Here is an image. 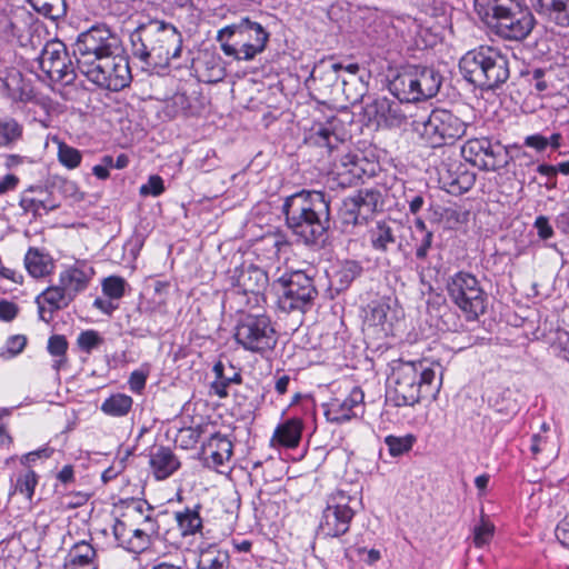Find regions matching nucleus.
Instances as JSON below:
<instances>
[{
    "label": "nucleus",
    "instance_id": "obj_50",
    "mask_svg": "<svg viewBox=\"0 0 569 569\" xmlns=\"http://www.w3.org/2000/svg\"><path fill=\"white\" fill-rule=\"evenodd\" d=\"M127 281L118 276H110L102 281V291L109 299L119 300L124 296Z\"/></svg>",
    "mask_w": 569,
    "mask_h": 569
},
{
    "label": "nucleus",
    "instance_id": "obj_9",
    "mask_svg": "<svg viewBox=\"0 0 569 569\" xmlns=\"http://www.w3.org/2000/svg\"><path fill=\"white\" fill-rule=\"evenodd\" d=\"M441 82V74L433 68L409 66L390 81L389 89L398 100L413 102L435 97Z\"/></svg>",
    "mask_w": 569,
    "mask_h": 569
},
{
    "label": "nucleus",
    "instance_id": "obj_64",
    "mask_svg": "<svg viewBox=\"0 0 569 569\" xmlns=\"http://www.w3.org/2000/svg\"><path fill=\"white\" fill-rule=\"evenodd\" d=\"M556 538L565 547L569 549V522H560L556 528Z\"/></svg>",
    "mask_w": 569,
    "mask_h": 569
},
{
    "label": "nucleus",
    "instance_id": "obj_36",
    "mask_svg": "<svg viewBox=\"0 0 569 569\" xmlns=\"http://www.w3.org/2000/svg\"><path fill=\"white\" fill-rule=\"evenodd\" d=\"M369 218L362 213L351 196L347 197L339 210V221L342 232H351L356 226L365 224Z\"/></svg>",
    "mask_w": 569,
    "mask_h": 569
},
{
    "label": "nucleus",
    "instance_id": "obj_38",
    "mask_svg": "<svg viewBox=\"0 0 569 569\" xmlns=\"http://www.w3.org/2000/svg\"><path fill=\"white\" fill-rule=\"evenodd\" d=\"M200 506L196 508H184L174 512V520L182 537L193 536L199 532L202 527V518L199 513Z\"/></svg>",
    "mask_w": 569,
    "mask_h": 569
},
{
    "label": "nucleus",
    "instance_id": "obj_21",
    "mask_svg": "<svg viewBox=\"0 0 569 569\" xmlns=\"http://www.w3.org/2000/svg\"><path fill=\"white\" fill-rule=\"evenodd\" d=\"M400 102V100L397 102L388 98H379L375 100L371 108L379 122H383L388 127H400L403 123H410L409 112H413L417 107L406 106L403 109Z\"/></svg>",
    "mask_w": 569,
    "mask_h": 569
},
{
    "label": "nucleus",
    "instance_id": "obj_2",
    "mask_svg": "<svg viewBox=\"0 0 569 569\" xmlns=\"http://www.w3.org/2000/svg\"><path fill=\"white\" fill-rule=\"evenodd\" d=\"M392 389L389 399L396 407L415 406L421 398L435 396L442 382V368L439 363L397 361L389 377Z\"/></svg>",
    "mask_w": 569,
    "mask_h": 569
},
{
    "label": "nucleus",
    "instance_id": "obj_23",
    "mask_svg": "<svg viewBox=\"0 0 569 569\" xmlns=\"http://www.w3.org/2000/svg\"><path fill=\"white\" fill-rule=\"evenodd\" d=\"M440 181L449 193L461 194L475 186L476 174L462 163H457L440 171Z\"/></svg>",
    "mask_w": 569,
    "mask_h": 569
},
{
    "label": "nucleus",
    "instance_id": "obj_14",
    "mask_svg": "<svg viewBox=\"0 0 569 569\" xmlns=\"http://www.w3.org/2000/svg\"><path fill=\"white\" fill-rule=\"evenodd\" d=\"M356 495L343 489L333 491L327 500L322 511L318 535L323 538H340L349 531L350 523L356 515L352 506L356 502Z\"/></svg>",
    "mask_w": 569,
    "mask_h": 569
},
{
    "label": "nucleus",
    "instance_id": "obj_62",
    "mask_svg": "<svg viewBox=\"0 0 569 569\" xmlns=\"http://www.w3.org/2000/svg\"><path fill=\"white\" fill-rule=\"evenodd\" d=\"M18 313V307L16 303L8 300H0V320L11 321Z\"/></svg>",
    "mask_w": 569,
    "mask_h": 569
},
{
    "label": "nucleus",
    "instance_id": "obj_17",
    "mask_svg": "<svg viewBox=\"0 0 569 569\" xmlns=\"http://www.w3.org/2000/svg\"><path fill=\"white\" fill-rule=\"evenodd\" d=\"M0 83L2 92L13 102H36L41 107L47 118L41 119L40 123L44 128L49 127L50 101L37 98L32 86L23 79L19 70L14 68L0 70Z\"/></svg>",
    "mask_w": 569,
    "mask_h": 569
},
{
    "label": "nucleus",
    "instance_id": "obj_63",
    "mask_svg": "<svg viewBox=\"0 0 569 569\" xmlns=\"http://www.w3.org/2000/svg\"><path fill=\"white\" fill-rule=\"evenodd\" d=\"M525 144L529 148L536 149L537 151H543L549 146V141L548 138L537 133L528 136L525 139Z\"/></svg>",
    "mask_w": 569,
    "mask_h": 569
},
{
    "label": "nucleus",
    "instance_id": "obj_45",
    "mask_svg": "<svg viewBox=\"0 0 569 569\" xmlns=\"http://www.w3.org/2000/svg\"><path fill=\"white\" fill-rule=\"evenodd\" d=\"M31 7L44 17L57 19L66 12V0H28Z\"/></svg>",
    "mask_w": 569,
    "mask_h": 569
},
{
    "label": "nucleus",
    "instance_id": "obj_37",
    "mask_svg": "<svg viewBox=\"0 0 569 569\" xmlns=\"http://www.w3.org/2000/svg\"><path fill=\"white\" fill-rule=\"evenodd\" d=\"M358 207L369 219L383 209L382 193L377 188H363L351 196Z\"/></svg>",
    "mask_w": 569,
    "mask_h": 569
},
{
    "label": "nucleus",
    "instance_id": "obj_4",
    "mask_svg": "<svg viewBox=\"0 0 569 569\" xmlns=\"http://www.w3.org/2000/svg\"><path fill=\"white\" fill-rule=\"evenodd\" d=\"M475 8L495 33L506 40H525L536 24L523 0H475Z\"/></svg>",
    "mask_w": 569,
    "mask_h": 569
},
{
    "label": "nucleus",
    "instance_id": "obj_32",
    "mask_svg": "<svg viewBox=\"0 0 569 569\" xmlns=\"http://www.w3.org/2000/svg\"><path fill=\"white\" fill-rule=\"evenodd\" d=\"M24 267L31 277L43 278L53 271L54 262L50 254L31 247L24 256Z\"/></svg>",
    "mask_w": 569,
    "mask_h": 569
},
{
    "label": "nucleus",
    "instance_id": "obj_11",
    "mask_svg": "<svg viewBox=\"0 0 569 569\" xmlns=\"http://www.w3.org/2000/svg\"><path fill=\"white\" fill-rule=\"evenodd\" d=\"M121 39L106 24H96L81 32L74 43L77 69L114 53H123Z\"/></svg>",
    "mask_w": 569,
    "mask_h": 569
},
{
    "label": "nucleus",
    "instance_id": "obj_15",
    "mask_svg": "<svg viewBox=\"0 0 569 569\" xmlns=\"http://www.w3.org/2000/svg\"><path fill=\"white\" fill-rule=\"evenodd\" d=\"M37 62L52 81L72 84L77 78V66L70 59L66 44L60 40L47 42Z\"/></svg>",
    "mask_w": 569,
    "mask_h": 569
},
{
    "label": "nucleus",
    "instance_id": "obj_19",
    "mask_svg": "<svg viewBox=\"0 0 569 569\" xmlns=\"http://www.w3.org/2000/svg\"><path fill=\"white\" fill-rule=\"evenodd\" d=\"M398 228L393 222L387 220L377 221L368 230V240L371 249L385 259L390 253L401 250L402 243L397 234Z\"/></svg>",
    "mask_w": 569,
    "mask_h": 569
},
{
    "label": "nucleus",
    "instance_id": "obj_7",
    "mask_svg": "<svg viewBox=\"0 0 569 569\" xmlns=\"http://www.w3.org/2000/svg\"><path fill=\"white\" fill-rule=\"evenodd\" d=\"M270 33L248 17L226 26L217 32L221 51L236 61H252L261 54L269 42Z\"/></svg>",
    "mask_w": 569,
    "mask_h": 569
},
{
    "label": "nucleus",
    "instance_id": "obj_16",
    "mask_svg": "<svg viewBox=\"0 0 569 569\" xmlns=\"http://www.w3.org/2000/svg\"><path fill=\"white\" fill-rule=\"evenodd\" d=\"M461 156L467 162L486 171H495L508 163L507 149L499 141L488 138L468 140L461 148Z\"/></svg>",
    "mask_w": 569,
    "mask_h": 569
},
{
    "label": "nucleus",
    "instance_id": "obj_24",
    "mask_svg": "<svg viewBox=\"0 0 569 569\" xmlns=\"http://www.w3.org/2000/svg\"><path fill=\"white\" fill-rule=\"evenodd\" d=\"M71 298L64 292L60 284L47 288L36 299L39 309V318L50 322L53 312L69 306Z\"/></svg>",
    "mask_w": 569,
    "mask_h": 569
},
{
    "label": "nucleus",
    "instance_id": "obj_55",
    "mask_svg": "<svg viewBox=\"0 0 569 569\" xmlns=\"http://www.w3.org/2000/svg\"><path fill=\"white\" fill-rule=\"evenodd\" d=\"M164 191L163 180L160 176H150L147 183L140 187V193L142 196L158 197Z\"/></svg>",
    "mask_w": 569,
    "mask_h": 569
},
{
    "label": "nucleus",
    "instance_id": "obj_22",
    "mask_svg": "<svg viewBox=\"0 0 569 569\" xmlns=\"http://www.w3.org/2000/svg\"><path fill=\"white\" fill-rule=\"evenodd\" d=\"M19 206L26 212H32L33 216H40L41 211L48 213L60 207V203L53 199L42 186H30L22 193Z\"/></svg>",
    "mask_w": 569,
    "mask_h": 569
},
{
    "label": "nucleus",
    "instance_id": "obj_26",
    "mask_svg": "<svg viewBox=\"0 0 569 569\" xmlns=\"http://www.w3.org/2000/svg\"><path fill=\"white\" fill-rule=\"evenodd\" d=\"M180 460L168 447H157L150 452L149 466L157 480H164L180 468Z\"/></svg>",
    "mask_w": 569,
    "mask_h": 569
},
{
    "label": "nucleus",
    "instance_id": "obj_20",
    "mask_svg": "<svg viewBox=\"0 0 569 569\" xmlns=\"http://www.w3.org/2000/svg\"><path fill=\"white\" fill-rule=\"evenodd\" d=\"M269 282L268 274L264 270L253 264L236 268L232 274V283L244 295L252 293L256 301L263 299V291Z\"/></svg>",
    "mask_w": 569,
    "mask_h": 569
},
{
    "label": "nucleus",
    "instance_id": "obj_41",
    "mask_svg": "<svg viewBox=\"0 0 569 569\" xmlns=\"http://www.w3.org/2000/svg\"><path fill=\"white\" fill-rule=\"evenodd\" d=\"M133 405L130 396L124 393H114L108 397L101 405V411L110 417H124L127 416Z\"/></svg>",
    "mask_w": 569,
    "mask_h": 569
},
{
    "label": "nucleus",
    "instance_id": "obj_54",
    "mask_svg": "<svg viewBox=\"0 0 569 569\" xmlns=\"http://www.w3.org/2000/svg\"><path fill=\"white\" fill-rule=\"evenodd\" d=\"M493 535V526L485 520L473 529V543L476 547H483Z\"/></svg>",
    "mask_w": 569,
    "mask_h": 569
},
{
    "label": "nucleus",
    "instance_id": "obj_35",
    "mask_svg": "<svg viewBox=\"0 0 569 569\" xmlns=\"http://www.w3.org/2000/svg\"><path fill=\"white\" fill-rule=\"evenodd\" d=\"M303 423L299 418H291L278 425L272 441L286 448H296L301 439Z\"/></svg>",
    "mask_w": 569,
    "mask_h": 569
},
{
    "label": "nucleus",
    "instance_id": "obj_30",
    "mask_svg": "<svg viewBox=\"0 0 569 569\" xmlns=\"http://www.w3.org/2000/svg\"><path fill=\"white\" fill-rule=\"evenodd\" d=\"M92 274L93 269L91 267H71L60 273L59 284L73 300L79 292L88 287Z\"/></svg>",
    "mask_w": 569,
    "mask_h": 569
},
{
    "label": "nucleus",
    "instance_id": "obj_44",
    "mask_svg": "<svg viewBox=\"0 0 569 569\" xmlns=\"http://www.w3.org/2000/svg\"><path fill=\"white\" fill-rule=\"evenodd\" d=\"M21 17L18 13L0 12V37L11 40L21 37Z\"/></svg>",
    "mask_w": 569,
    "mask_h": 569
},
{
    "label": "nucleus",
    "instance_id": "obj_61",
    "mask_svg": "<svg viewBox=\"0 0 569 569\" xmlns=\"http://www.w3.org/2000/svg\"><path fill=\"white\" fill-rule=\"evenodd\" d=\"M545 70L535 69L531 73L530 86L538 92L542 93L549 88V83L545 80Z\"/></svg>",
    "mask_w": 569,
    "mask_h": 569
},
{
    "label": "nucleus",
    "instance_id": "obj_43",
    "mask_svg": "<svg viewBox=\"0 0 569 569\" xmlns=\"http://www.w3.org/2000/svg\"><path fill=\"white\" fill-rule=\"evenodd\" d=\"M363 271L362 264L357 260H346L336 271L335 278L340 290L347 289Z\"/></svg>",
    "mask_w": 569,
    "mask_h": 569
},
{
    "label": "nucleus",
    "instance_id": "obj_40",
    "mask_svg": "<svg viewBox=\"0 0 569 569\" xmlns=\"http://www.w3.org/2000/svg\"><path fill=\"white\" fill-rule=\"evenodd\" d=\"M232 370L231 375L224 373V367L221 361H218L213 366V372L216 375V380L211 382L210 389L217 395L219 398H226L228 396V387L231 383H241L242 378L239 371L234 369V367L230 366Z\"/></svg>",
    "mask_w": 569,
    "mask_h": 569
},
{
    "label": "nucleus",
    "instance_id": "obj_52",
    "mask_svg": "<svg viewBox=\"0 0 569 569\" xmlns=\"http://www.w3.org/2000/svg\"><path fill=\"white\" fill-rule=\"evenodd\" d=\"M38 483V476L34 471L28 470L20 475L17 479L16 490L24 495L27 499H31L34 493V488Z\"/></svg>",
    "mask_w": 569,
    "mask_h": 569
},
{
    "label": "nucleus",
    "instance_id": "obj_57",
    "mask_svg": "<svg viewBox=\"0 0 569 569\" xmlns=\"http://www.w3.org/2000/svg\"><path fill=\"white\" fill-rule=\"evenodd\" d=\"M27 345V337L23 335H14L6 341V352L10 358H13L21 353Z\"/></svg>",
    "mask_w": 569,
    "mask_h": 569
},
{
    "label": "nucleus",
    "instance_id": "obj_42",
    "mask_svg": "<svg viewBox=\"0 0 569 569\" xmlns=\"http://www.w3.org/2000/svg\"><path fill=\"white\" fill-rule=\"evenodd\" d=\"M23 134V127L13 118H0V148H10Z\"/></svg>",
    "mask_w": 569,
    "mask_h": 569
},
{
    "label": "nucleus",
    "instance_id": "obj_31",
    "mask_svg": "<svg viewBox=\"0 0 569 569\" xmlns=\"http://www.w3.org/2000/svg\"><path fill=\"white\" fill-rule=\"evenodd\" d=\"M360 70V67L358 63H349L343 64L341 62H335L332 59L329 60H321L318 64L315 66L311 77L322 78V76H326L328 81L336 83L338 81H341L342 84L347 83L346 77L341 76V72L345 71L349 73L350 76H356L358 71Z\"/></svg>",
    "mask_w": 569,
    "mask_h": 569
},
{
    "label": "nucleus",
    "instance_id": "obj_56",
    "mask_svg": "<svg viewBox=\"0 0 569 569\" xmlns=\"http://www.w3.org/2000/svg\"><path fill=\"white\" fill-rule=\"evenodd\" d=\"M406 202L409 206V211L412 214H417L422 209L426 202V193L425 192H416L411 189L405 192Z\"/></svg>",
    "mask_w": 569,
    "mask_h": 569
},
{
    "label": "nucleus",
    "instance_id": "obj_58",
    "mask_svg": "<svg viewBox=\"0 0 569 569\" xmlns=\"http://www.w3.org/2000/svg\"><path fill=\"white\" fill-rule=\"evenodd\" d=\"M112 530H113V536H114L116 540L118 541V543L121 547H123L124 549H127L128 541L130 540L129 537L131 535V528H128L126 522H123L122 520L117 519L113 525Z\"/></svg>",
    "mask_w": 569,
    "mask_h": 569
},
{
    "label": "nucleus",
    "instance_id": "obj_25",
    "mask_svg": "<svg viewBox=\"0 0 569 569\" xmlns=\"http://www.w3.org/2000/svg\"><path fill=\"white\" fill-rule=\"evenodd\" d=\"M97 550L86 540L76 542L68 551L63 569H98Z\"/></svg>",
    "mask_w": 569,
    "mask_h": 569
},
{
    "label": "nucleus",
    "instance_id": "obj_1",
    "mask_svg": "<svg viewBox=\"0 0 569 569\" xmlns=\"http://www.w3.org/2000/svg\"><path fill=\"white\" fill-rule=\"evenodd\" d=\"M282 211L292 233L307 246H322L330 228V202L322 191L302 190L286 198Z\"/></svg>",
    "mask_w": 569,
    "mask_h": 569
},
{
    "label": "nucleus",
    "instance_id": "obj_51",
    "mask_svg": "<svg viewBox=\"0 0 569 569\" xmlns=\"http://www.w3.org/2000/svg\"><path fill=\"white\" fill-rule=\"evenodd\" d=\"M77 343L81 351L91 353L103 343V338L98 331L89 329L80 332Z\"/></svg>",
    "mask_w": 569,
    "mask_h": 569
},
{
    "label": "nucleus",
    "instance_id": "obj_13",
    "mask_svg": "<svg viewBox=\"0 0 569 569\" xmlns=\"http://www.w3.org/2000/svg\"><path fill=\"white\" fill-rule=\"evenodd\" d=\"M78 70L98 88L114 92L128 87L132 80L129 59L124 52L101 58Z\"/></svg>",
    "mask_w": 569,
    "mask_h": 569
},
{
    "label": "nucleus",
    "instance_id": "obj_46",
    "mask_svg": "<svg viewBox=\"0 0 569 569\" xmlns=\"http://www.w3.org/2000/svg\"><path fill=\"white\" fill-rule=\"evenodd\" d=\"M416 437L413 435H406L397 437L389 435L385 438V443L392 457H399L411 450Z\"/></svg>",
    "mask_w": 569,
    "mask_h": 569
},
{
    "label": "nucleus",
    "instance_id": "obj_10",
    "mask_svg": "<svg viewBox=\"0 0 569 569\" xmlns=\"http://www.w3.org/2000/svg\"><path fill=\"white\" fill-rule=\"evenodd\" d=\"M446 290L451 302L459 308L467 320H476L487 309V295L480 281L470 272L458 271L450 276Z\"/></svg>",
    "mask_w": 569,
    "mask_h": 569
},
{
    "label": "nucleus",
    "instance_id": "obj_48",
    "mask_svg": "<svg viewBox=\"0 0 569 569\" xmlns=\"http://www.w3.org/2000/svg\"><path fill=\"white\" fill-rule=\"evenodd\" d=\"M68 349V341L64 336L53 335L48 341V351L51 356L58 357L54 361L53 368L59 370L60 366L66 362V352Z\"/></svg>",
    "mask_w": 569,
    "mask_h": 569
},
{
    "label": "nucleus",
    "instance_id": "obj_59",
    "mask_svg": "<svg viewBox=\"0 0 569 569\" xmlns=\"http://www.w3.org/2000/svg\"><path fill=\"white\" fill-rule=\"evenodd\" d=\"M147 378L148 373L143 370L132 371L128 381L130 390L136 393H141L146 387Z\"/></svg>",
    "mask_w": 569,
    "mask_h": 569
},
{
    "label": "nucleus",
    "instance_id": "obj_49",
    "mask_svg": "<svg viewBox=\"0 0 569 569\" xmlns=\"http://www.w3.org/2000/svg\"><path fill=\"white\" fill-rule=\"evenodd\" d=\"M58 159L66 168L74 169L81 163L82 154L78 149L60 142L58 146Z\"/></svg>",
    "mask_w": 569,
    "mask_h": 569
},
{
    "label": "nucleus",
    "instance_id": "obj_28",
    "mask_svg": "<svg viewBox=\"0 0 569 569\" xmlns=\"http://www.w3.org/2000/svg\"><path fill=\"white\" fill-rule=\"evenodd\" d=\"M365 172V169L360 164L359 157L353 153L342 156L332 170L337 184L342 188L351 187L357 183Z\"/></svg>",
    "mask_w": 569,
    "mask_h": 569
},
{
    "label": "nucleus",
    "instance_id": "obj_12",
    "mask_svg": "<svg viewBox=\"0 0 569 569\" xmlns=\"http://www.w3.org/2000/svg\"><path fill=\"white\" fill-rule=\"evenodd\" d=\"M234 340L246 351L263 355L276 347L278 337L269 316L249 313L237 322Z\"/></svg>",
    "mask_w": 569,
    "mask_h": 569
},
{
    "label": "nucleus",
    "instance_id": "obj_8",
    "mask_svg": "<svg viewBox=\"0 0 569 569\" xmlns=\"http://www.w3.org/2000/svg\"><path fill=\"white\" fill-rule=\"evenodd\" d=\"M315 276L313 268L291 271L277 269L272 274V288L278 295L279 308L287 313L310 310L318 297Z\"/></svg>",
    "mask_w": 569,
    "mask_h": 569
},
{
    "label": "nucleus",
    "instance_id": "obj_6",
    "mask_svg": "<svg viewBox=\"0 0 569 569\" xmlns=\"http://www.w3.org/2000/svg\"><path fill=\"white\" fill-rule=\"evenodd\" d=\"M463 78L482 90H493L510 76L507 56L497 48L481 46L468 51L459 62Z\"/></svg>",
    "mask_w": 569,
    "mask_h": 569
},
{
    "label": "nucleus",
    "instance_id": "obj_34",
    "mask_svg": "<svg viewBox=\"0 0 569 569\" xmlns=\"http://www.w3.org/2000/svg\"><path fill=\"white\" fill-rule=\"evenodd\" d=\"M142 525L143 528L131 529L127 547L128 551L138 553L146 550L151 542L150 537L159 535V526L152 517L144 516Z\"/></svg>",
    "mask_w": 569,
    "mask_h": 569
},
{
    "label": "nucleus",
    "instance_id": "obj_33",
    "mask_svg": "<svg viewBox=\"0 0 569 569\" xmlns=\"http://www.w3.org/2000/svg\"><path fill=\"white\" fill-rule=\"evenodd\" d=\"M368 308L369 311L366 319L369 326L380 327V330L385 335H388L391 331L392 320L395 318L389 300L381 299L372 301Z\"/></svg>",
    "mask_w": 569,
    "mask_h": 569
},
{
    "label": "nucleus",
    "instance_id": "obj_53",
    "mask_svg": "<svg viewBox=\"0 0 569 569\" xmlns=\"http://www.w3.org/2000/svg\"><path fill=\"white\" fill-rule=\"evenodd\" d=\"M412 239H413L415 246H416V250H415L416 258L420 261L426 260L429 254V250L432 247L433 232L426 233L422 236L412 234Z\"/></svg>",
    "mask_w": 569,
    "mask_h": 569
},
{
    "label": "nucleus",
    "instance_id": "obj_60",
    "mask_svg": "<svg viewBox=\"0 0 569 569\" xmlns=\"http://www.w3.org/2000/svg\"><path fill=\"white\" fill-rule=\"evenodd\" d=\"M535 228L537 229L538 236L543 239H550L553 236V229L549 223V219L545 216L536 218Z\"/></svg>",
    "mask_w": 569,
    "mask_h": 569
},
{
    "label": "nucleus",
    "instance_id": "obj_27",
    "mask_svg": "<svg viewBox=\"0 0 569 569\" xmlns=\"http://www.w3.org/2000/svg\"><path fill=\"white\" fill-rule=\"evenodd\" d=\"M232 442L220 432L213 433L202 447V453L208 467H220L232 456Z\"/></svg>",
    "mask_w": 569,
    "mask_h": 569
},
{
    "label": "nucleus",
    "instance_id": "obj_29",
    "mask_svg": "<svg viewBox=\"0 0 569 569\" xmlns=\"http://www.w3.org/2000/svg\"><path fill=\"white\" fill-rule=\"evenodd\" d=\"M542 18L559 27H569V0H529Z\"/></svg>",
    "mask_w": 569,
    "mask_h": 569
},
{
    "label": "nucleus",
    "instance_id": "obj_3",
    "mask_svg": "<svg viewBox=\"0 0 569 569\" xmlns=\"http://www.w3.org/2000/svg\"><path fill=\"white\" fill-rule=\"evenodd\" d=\"M134 58L148 67H168L170 61L181 57L183 38L171 23L152 20L140 24L130 34Z\"/></svg>",
    "mask_w": 569,
    "mask_h": 569
},
{
    "label": "nucleus",
    "instance_id": "obj_47",
    "mask_svg": "<svg viewBox=\"0 0 569 569\" xmlns=\"http://www.w3.org/2000/svg\"><path fill=\"white\" fill-rule=\"evenodd\" d=\"M309 141L318 147L327 148L328 152L331 153L339 139L331 129L320 126L313 133H311Z\"/></svg>",
    "mask_w": 569,
    "mask_h": 569
},
{
    "label": "nucleus",
    "instance_id": "obj_39",
    "mask_svg": "<svg viewBox=\"0 0 569 569\" xmlns=\"http://www.w3.org/2000/svg\"><path fill=\"white\" fill-rule=\"evenodd\" d=\"M229 562V555L217 545H206L199 548L198 569H223Z\"/></svg>",
    "mask_w": 569,
    "mask_h": 569
},
{
    "label": "nucleus",
    "instance_id": "obj_18",
    "mask_svg": "<svg viewBox=\"0 0 569 569\" xmlns=\"http://www.w3.org/2000/svg\"><path fill=\"white\" fill-rule=\"evenodd\" d=\"M363 391L359 387L352 388L345 399H332L327 403L325 416L329 422L341 425L358 418L363 412Z\"/></svg>",
    "mask_w": 569,
    "mask_h": 569
},
{
    "label": "nucleus",
    "instance_id": "obj_5",
    "mask_svg": "<svg viewBox=\"0 0 569 569\" xmlns=\"http://www.w3.org/2000/svg\"><path fill=\"white\" fill-rule=\"evenodd\" d=\"M411 130L429 147L453 144L466 134L467 122L447 109L416 107L409 112Z\"/></svg>",
    "mask_w": 569,
    "mask_h": 569
}]
</instances>
